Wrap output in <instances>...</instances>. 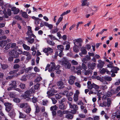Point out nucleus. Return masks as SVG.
Wrapping results in <instances>:
<instances>
[{
    "label": "nucleus",
    "instance_id": "38",
    "mask_svg": "<svg viewBox=\"0 0 120 120\" xmlns=\"http://www.w3.org/2000/svg\"><path fill=\"white\" fill-rule=\"evenodd\" d=\"M15 113L14 110H11V111L9 113V115L11 117L15 115Z\"/></svg>",
    "mask_w": 120,
    "mask_h": 120
},
{
    "label": "nucleus",
    "instance_id": "54",
    "mask_svg": "<svg viewBox=\"0 0 120 120\" xmlns=\"http://www.w3.org/2000/svg\"><path fill=\"white\" fill-rule=\"evenodd\" d=\"M62 97L61 95H59V94H56L55 95V97L56 99L58 100L60 99Z\"/></svg>",
    "mask_w": 120,
    "mask_h": 120
},
{
    "label": "nucleus",
    "instance_id": "5",
    "mask_svg": "<svg viewBox=\"0 0 120 120\" xmlns=\"http://www.w3.org/2000/svg\"><path fill=\"white\" fill-rule=\"evenodd\" d=\"M62 64L65 66L66 68L69 69L71 66L70 63L66 59H65L62 61Z\"/></svg>",
    "mask_w": 120,
    "mask_h": 120
},
{
    "label": "nucleus",
    "instance_id": "9",
    "mask_svg": "<svg viewBox=\"0 0 120 120\" xmlns=\"http://www.w3.org/2000/svg\"><path fill=\"white\" fill-rule=\"evenodd\" d=\"M96 65V64L95 63H91L89 62L88 64V67L90 69L93 70L94 68Z\"/></svg>",
    "mask_w": 120,
    "mask_h": 120
},
{
    "label": "nucleus",
    "instance_id": "51",
    "mask_svg": "<svg viewBox=\"0 0 120 120\" xmlns=\"http://www.w3.org/2000/svg\"><path fill=\"white\" fill-rule=\"evenodd\" d=\"M40 111V109L39 107L37 106L36 107V111L35 112V113L36 114V113L39 112Z\"/></svg>",
    "mask_w": 120,
    "mask_h": 120
},
{
    "label": "nucleus",
    "instance_id": "46",
    "mask_svg": "<svg viewBox=\"0 0 120 120\" xmlns=\"http://www.w3.org/2000/svg\"><path fill=\"white\" fill-rule=\"evenodd\" d=\"M13 100L14 102L17 103H19L20 101V99L18 98H14Z\"/></svg>",
    "mask_w": 120,
    "mask_h": 120
},
{
    "label": "nucleus",
    "instance_id": "47",
    "mask_svg": "<svg viewBox=\"0 0 120 120\" xmlns=\"http://www.w3.org/2000/svg\"><path fill=\"white\" fill-rule=\"evenodd\" d=\"M48 102V101L47 100H43L42 101L43 105H47Z\"/></svg>",
    "mask_w": 120,
    "mask_h": 120
},
{
    "label": "nucleus",
    "instance_id": "2",
    "mask_svg": "<svg viewBox=\"0 0 120 120\" xmlns=\"http://www.w3.org/2000/svg\"><path fill=\"white\" fill-rule=\"evenodd\" d=\"M22 53V51L20 49L15 50H12L11 51V54L15 58H17L19 57V55L21 54Z\"/></svg>",
    "mask_w": 120,
    "mask_h": 120
},
{
    "label": "nucleus",
    "instance_id": "23",
    "mask_svg": "<svg viewBox=\"0 0 120 120\" xmlns=\"http://www.w3.org/2000/svg\"><path fill=\"white\" fill-rule=\"evenodd\" d=\"M87 87L88 88L91 90L93 88V83L92 84L91 82L90 81H88L87 83Z\"/></svg>",
    "mask_w": 120,
    "mask_h": 120
},
{
    "label": "nucleus",
    "instance_id": "52",
    "mask_svg": "<svg viewBox=\"0 0 120 120\" xmlns=\"http://www.w3.org/2000/svg\"><path fill=\"white\" fill-rule=\"evenodd\" d=\"M99 87L101 89H102L103 90H105V89H106L107 88V87L106 86H103L101 85Z\"/></svg>",
    "mask_w": 120,
    "mask_h": 120
},
{
    "label": "nucleus",
    "instance_id": "64",
    "mask_svg": "<svg viewBox=\"0 0 120 120\" xmlns=\"http://www.w3.org/2000/svg\"><path fill=\"white\" fill-rule=\"evenodd\" d=\"M112 95V93L110 91H108L106 94L107 96L108 97H110Z\"/></svg>",
    "mask_w": 120,
    "mask_h": 120
},
{
    "label": "nucleus",
    "instance_id": "37",
    "mask_svg": "<svg viewBox=\"0 0 120 120\" xmlns=\"http://www.w3.org/2000/svg\"><path fill=\"white\" fill-rule=\"evenodd\" d=\"M59 29L56 27L54 29H52L51 31V33L52 34H55L57 33Z\"/></svg>",
    "mask_w": 120,
    "mask_h": 120
},
{
    "label": "nucleus",
    "instance_id": "55",
    "mask_svg": "<svg viewBox=\"0 0 120 120\" xmlns=\"http://www.w3.org/2000/svg\"><path fill=\"white\" fill-rule=\"evenodd\" d=\"M66 100V98H63L62 99H60L59 100V102L60 104L63 103L64 104V102Z\"/></svg>",
    "mask_w": 120,
    "mask_h": 120
},
{
    "label": "nucleus",
    "instance_id": "25",
    "mask_svg": "<svg viewBox=\"0 0 120 120\" xmlns=\"http://www.w3.org/2000/svg\"><path fill=\"white\" fill-rule=\"evenodd\" d=\"M22 46L24 49L25 50H29L30 49V48L29 46H27L24 43L23 44H22Z\"/></svg>",
    "mask_w": 120,
    "mask_h": 120
},
{
    "label": "nucleus",
    "instance_id": "17",
    "mask_svg": "<svg viewBox=\"0 0 120 120\" xmlns=\"http://www.w3.org/2000/svg\"><path fill=\"white\" fill-rule=\"evenodd\" d=\"M58 107L60 109L62 110L65 109L66 108V106H65L64 104L62 103L60 104L59 103Z\"/></svg>",
    "mask_w": 120,
    "mask_h": 120
},
{
    "label": "nucleus",
    "instance_id": "63",
    "mask_svg": "<svg viewBox=\"0 0 120 120\" xmlns=\"http://www.w3.org/2000/svg\"><path fill=\"white\" fill-rule=\"evenodd\" d=\"M96 78L97 79L99 80L101 82H102L103 80V79L102 78L99 76H97Z\"/></svg>",
    "mask_w": 120,
    "mask_h": 120
},
{
    "label": "nucleus",
    "instance_id": "61",
    "mask_svg": "<svg viewBox=\"0 0 120 120\" xmlns=\"http://www.w3.org/2000/svg\"><path fill=\"white\" fill-rule=\"evenodd\" d=\"M7 14L8 13V15L9 16H11V12L10 9L9 8L7 10Z\"/></svg>",
    "mask_w": 120,
    "mask_h": 120
},
{
    "label": "nucleus",
    "instance_id": "28",
    "mask_svg": "<svg viewBox=\"0 0 120 120\" xmlns=\"http://www.w3.org/2000/svg\"><path fill=\"white\" fill-rule=\"evenodd\" d=\"M23 110L25 112H26L27 113H30V112L31 111V109L30 107L27 108L26 109H23Z\"/></svg>",
    "mask_w": 120,
    "mask_h": 120
},
{
    "label": "nucleus",
    "instance_id": "57",
    "mask_svg": "<svg viewBox=\"0 0 120 120\" xmlns=\"http://www.w3.org/2000/svg\"><path fill=\"white\" fill-rule=\"evenodd\" d=\"M40 20V19L37 18V19L35 20V24L37 25L39 24V22Z\"/></svg>",
    "mask_w": 120,
    "mask_h": 120
},
{
    "label": "nucleus",
    "instance_id": "44",
    "mask_svg": "<svg viewBox=\"0 0 120 120\" xmlns=\"http://www.w3.org/2000/svg\"><path fill=\"white\" fill-rule=\"evenodd\" d=\"M20 86L22 89H25L26 88L25 84L23 83H21Z\"/></svg>",
    "mask_w": 120,
    "mask_h": 120
},
{
    "label": "nucleus",
    "instance_id": "42",
    "mask_svg": "<svg viewBox=\"0 0 120 120\" xmlns=\"http://www.w3.org/2000/svg\"><path fill=\"white\" fill-rule=\"evenodd\" d=\"M32 102L34 103H35L37 102L38 100L37 98H35L34 96L32 98Z\"/></svg>",
    "mask_w": 120,
    "mask_h": 120
},
{
    "label": "nucleus",
    "instance_id": "21",
    "mask_svg": "<svg viewBox=\"0 0 120 120\" xmlns=\"http://www.w3.org/2000/svg\"><path fill=\"white\" fill-rule=\"evenodd\" d=\"M12 83L9 85L10 86H12L13 88H15L17 87L16 82L15 81H12Z\"/></svg>",
    "mask_w": 120,
    "mask_h": 120
},
{
    "label": "nucleus",
    "instance_id": "7",
    "mask_svg": "<svg viewBox=\"0 0 120 120\" xmlns=\"http://www.w3.org/2000/svg\"><path fill=\"white\" fill-rule=\"evenodd\" d=\"M75 77L73 76H70L69 77V79L68 80V83L69 84L72 85L75 82Z\"/></svg>",
    "mask_w": 120,
    "mask_h": 120
},
{
    "label": "nucleus",
    "instance_id": "11",
    "mask_svg": "<svg viewBox=\"0 0 120 120\" xmlns=\"http://www.w3.org/2000/svg\"><path fill=\"white\" fill-rule=\"evenodd\" d=\"M99 64H98V67L99 68H102L104 66L105 64V62L102 61L101 60H98Z\"/></svg>",
    "mask_w": 120,
    "mask_h": 120
},
{
    "label": "nucleus",
    "instance_id": "1",
    "mask_svg": "<svg viewBox=\"0 0 120 120\" xmlns=\"http://www.w3.org/2000/svg\"><path fill=\"white\" fill-rule=\"evenodd\" d=\"M68 103L69 104L70 108H71L73 109V110H72L70 112L68 111H65L64 114H68L69 112L73 114H75L77 112V110L78 109V107L75 104H72L71 102H68Z\"/></svg>",
    "mask_w": 120,
    "mask_h": 120
},
{
    "label": "nucleus",
    "instance_id": "27",
    "mask_svg": "<svg viewBox=\"0 0 120 120\" xmlns=\"http://www.w3.org/2000/svg\"><path fill=\"white\" fill-rule=\"evenodd\" d=\"M119 70V68H115V69H112L111 70V72L112 73H117V71Z\"/></svg>",
    "mask_w": 120,
    "mask_h": 120
},
{
    "label": "nucleus",
    "instance_id": "45",
    "mask_svg": "<svg viewBox=\"0 0 120 120\" xmlns=\"http://www.w3.org/2000/svg\"><path fill=\"white\" fill-rule=\"evenodd\" d=\"M42 79L41 77H38L35 80V81L37 82H38Z\"/></svg>",
    "mask_w": 120,
    "mask_h": 120
},
{
    "label": "nucleus",
    "instance_id": "13",
    "mask_svg": "<svg viewBox=\"0 0 120 120\" xmlns=\"http://www.w3.org/2000/svg\"><path fill=\"white\" fill-rule=\"evenodd\" d=\"M51 66L50 68L49 69V72H51L52 71H54L55 69V64L54 62H52L51 63Z\"/></svg>",
    "mask_w": 120,
    "mask_h": 120
},
{
    "label": "nucleus",
    "instance_id": "20",
    "mask_svg": "<svg viewBox=\"0 0 120 120\" xmlns=\"http://www.w3.org/2000/svg\"><path fill=\"white\" fill-rule=\"evenodd\" d=\"M35 90L34 88H32L30 90H28L25 92V94H30L32 93H34Z\"/></svg>",
    "mask_w": 120,
    "mask_h": 120
},
{
    "label": "nucleus",
    "instance_id": "3",
    "mask_svg": "<svg viewBox=\"0 0 120 120\" xmlns=\"http://www.w3.org/2000/svg\"><path fill=\"white\" fill-rule=\"evenodd\" d=\"M57 48L56 51L59 52L58 56L61 57L63 55V51L64 49V46L61 45H58L57 46Z\"/></svg>",
    "mask_w": 120,
    "mask_h": 120
},
{
    "label": "nucleus",
    "instance_id": "34",
    "mask_svg": "<svg viewBox=\"0 0 120 120\" xmlns=\"http://www.w3.org/2000/svg\"><path fill=\"white\" fill-rule=\"evenodd\" d=\"M104 79L105 81H110L112 79L110 77L105 76L104 78Z\"/></svg>",
    "mask_w": 120,
    "mask_h": 120
},
{
    "label": "nucleus",
    "instance_id": "35",
    "mask_svg": "<svg viewBox=\"0 0 120 120\" xmlns=\"http://www.w3.org/2000/svg\"><path fill=\"white\" fill-rule=\"evenodd\" d=\"M48 36L50 38V39L52 40H57V39L52 34L49 35Z\"/></svg>",
    "mask_w": 120,
    "mask_h": 120
},
{
    "label": "nucleus",
    "instance_id": "41",
    "mask_svg": "<svg viewBox=\"0 0 120 120\" xmlns=\"http://www.w3.org/2000/svg\"><path fill=\"white\" fill-rule=\"evenodd\" d=\"M78 99V96L76 94H74V100L76 102Z\"/></svg>",
    "mask_w": 120,
    "mask_h": 120
},
{
    "label": "nucleus",
    "instance_id": "24",
    "mask_svg": "<svg viewBox=\"0 0 120 120\" xmlns=\"http://www.w3.org/2000/svg\"><path fill=\"white\" fill-rule=\"evenodd\" d=\"M58 107L56 106V105H55L51 107L50 108V111H56L58 109Z\"/></svg>",
    "mask_w": 120,
    "mask_h": 120
},
{
    "label": "nucleus",
    "instance_id": "43",
    "mask_svg": "<svg viewBox=\"0 0 120 120\" xmlns=\"http://www.w3.org/2000/svg\"><path fill=\"white\" fill-rule=\"evenodd\" d=\"M20 115L19 116V118H24L25 117V115L19 111Z\"/></svg>",
    "mask_w": 120,
    "mask_h": 120
},
{
    "label": "nucleus",
    "instance_id": "60",
    "mask_svg": "<svg viewBox=\"0 0 120 120\" xmlns=\"http://www.w3.org/2000/svg\"><path fill=\"white\" fill-rule=\"evenodd\" d=\"M20 67L19 65L18 64H15L13 66V68L15 69H16L19 68Z\"/></svg>",
    "mask_w": 120,
    "mask_h": 120
},
{
    "label": "nucleus",
    "instance_id": "12",
    "mask_svg": "<svg viewBox=\"0 0 120 120\" xmlns=\"http://www.w3.org/2000/svg\"><path fill=\"white\" fill-rule=\"evenodd\" d=\"M31 96V95L29 94H25L22 96L24 99H26L27 101H29L30 99V97Z\"/></svg>",
    "mask_w": 120,
    "mask_h": 120
},
{
    "label": "nucleus",
    "instance_id": "31",
    "mask_svg": "<svg viewBox=\"0 0 120 120\" xmlns=\"http://www.w3.org/2000/svg\"><path fill=\"white\" fill-rule=\"evenodd\" d=\"M88 0H82L81 6L82 7L86 5Z\"/></svg>",
    "mask_w": 120,
    "mask_h": 120
},
{
    "label": "nucleus",
    "instance_id": "50",
    "mask_svg": "<svg viewBox=\"0 0 120 120\" xmlns=\"http://www.w3.org/2000/svg\"><path fill=\"white\" fill-rule=\"evenodd\" d=\"M10 47H11V44L10 43H9L5 47V49L6 50H8Z\"/></svg>",
    "mask_w": 120,
    "mask_h": 120
},
{
    "label": "nucleus",
    "instance_id": "39",
    "mask_svg": "<svg viewBox=\"0 0 120 120\" xmlns=\"http://www.w3.org/2000/svg\"><path fill=\"white\" fill-rule=\"evenodd\" d=\"M12 109V107L11 106H8L6 107L5 110L7 112H9Z\"/></svg>",
    "mask_w": 120,
    "mask_h": 120
},
{
    "label": "nucleus",
    "instance_id": "32",
    "mask_svg": "<svg viewBox=\"0 0 120 120\" xmlns=\"http://www.w3.org/2000/svg\"><path fill=\"white\" fill-rule=\"evenodd\" d=\"M64 92L67 94L66 95L67 97H70L73 94V92H71L69 94H68V91H65Z\"/></svg>",
    "mask_w": 120,
    "mask_h": 120
},
{
    "label": "nucleus",
    "instance_id": "40",
    "mask_svg": "<svg viewBox=\"0 0 120 120\" xmlns=\"http://www.w3.org/2000/svg\"><path fill=\"white\" fill-rule=\"evenodd\" d=\"M18 70H14L13 71H11L9 73L10 75H13L16 73L18 71Z\"/></svg>",
    "mask_w": 120,
    "mask_h": 120
},
{
    "label": "nucleus",
    "instance_id": "4",
    "mask_svg": "<svg viewBox=\"0 0 120 120\" xmlns=\"http://www.w3.org/2000/svg\"><path fill=\"white\" fill-rule=\"evenodd\" d=\"M107 100V102L106 101H104L102 103H101L99 106L102 107H105L107 106L108 107H109L110 105L111 99L109 98H108Z\"/></svg>",
    "mask_w": 120,
    "mask_h": 120
},
{
    "label": "nucleus",
    "instance_id": "18",
    "mask_svg": "<svg viewBox=\"0 0 120 120\" xmlns=\"http://www.w3.org/2000/svg\"><path fill=\"white\" fill-rule=\"evenodd\" d=\"M19 106L21 108H26L28 106V105L27 103L25 102L19 104Z\"/></svg>",
    "mask_w": 120,
    "mask_h": 120
},
{
    "label": "nucleus",
    "instance_id": "6",
    "mask_svg": "<svg viewBox=\"0 0 120 120\" xmlns=\"http://www.w3.org/2000/svg\"><path fill=\"white\" fill-rule=\"evenodd\" d=\"M43 51L44 52L47 53L46 55L47 56H48L49 54H52L53 52V49L49 47L45 48L44 49H43Z\"/></svg>",
    "mask_w": 120,
    "mask_h": 120
},
{
    "label": "nucleus",
    "instance_id": "62",
    "mask_svg": "<svg viewBox=\"0 0 120 120\" xmlns=\"http://www.w3.org/2000/svg\"><path fill=\"white\" fill-rule=\"evenodd\" d=\"M93 88L95 89H98L99 87L98 86L94 83H93Z\"/></svg>",
    "mask_w": 120,
    "mask_h": 120
},
{
    "label": "nucleus",
    "instance_id": "56",
    "mask_svg": "<svg viewBox=\"0 0 120 120\" xmlns=\"http://www.w3.org/2000/svg\"><path fill=\"white\" fill-rule=\"evenodd\" d=\"M22 54L23 55H25L27 56L30 54L29 52L26 51H24L22 53Z\"/></svg>",
    "mask_w": 120,
    "mask_h": 120
},
{
    "label": "nucleus",
    "instance_id": "36",
    "mask_svg": "<svg viewBox=\"0 0 120 120\" xmlns=\"http://www.w3.org/2000/svg\"><path fill=\"white\" fill-rule=\"evenodd\" d=\"M65 117L68 119H71L73 118V116L71 114H68Z\"/></svg>",
    "mask_w": 120,
    "mask_h": 120
},
{
    "label": "nucleus",
    "instance_id": "26",
    "mask_svg": "<svg viewBox=\"0 0 120 120\" xmlns=\"http://www.w3.org/2000/svg\"><path fill=\"white\" fill-rule=\"evenodd\" d=\"M47 93L48 95L47 96L49 98H50V97L51 96L55 95L54 93H52L51 91L49 90L47 92Z\"/></svg>",
    "mask_w": 120,
    "mask_h": 120
},
{
    "label": "nucleus",
    "instance_id": "16",
    "mask_svg": "<svg viewBox=\"0 0 120 120\" xmlns=\"http://www.w3.org/2000/svg\"><path fill=\"white\" fill-rule=\"evenodd\" d=\"M7 43L6 40H1L0 41V46L1 47H3L6 45Z\"/></svg>",
    "mask_w": 120,
    "mask_h": 120
},
{
    "label": "nucleus",
    "instance_id": "33",
    "mask_svg": "<svg viewBox=\"0 0 120 120\" xmlns=\"http://www.w3.org/2000/svg\"><path fill=\"white\" fill-rule=\"evenodd\" d=\"M47 42L49 44L52 46H53L55 44L53 41H50V40H47Z\"/></svg>",
    "mask_w": 120,
    "mask_h": 120
},
{
    "label": "nucleus",
    "instance_id": "8",
    "mask_svg": "<svg viewBox=\"0 0 120 120\" xmlns=\"http://www.w3.org/2000/svg\"><path fill=\"white\" fill-rule=\"evenodd\" d=\"M80 51L81 52L79 53V55L81 56H82L83 54L85 55L86 54L87 52L85 47H81Z\"/></svg>",
    "mask_w": 120,
    "mask_h": 120
},
{
    "label": "nucleus",
    "instance_id": "22",
    "mask_svg": "<svg viewBox=\"0 0 120 120\" xmlns=\"http://www.w3.org/2000/svg\"><path fill=\"white\" fill-rule=\"evenodd\" d=\"M64 113L62 112L61 110H58L57 112V116L60 117L63 116Z\"/></svg>",
    "mask_w": 120,
    "mask_h": 120
},
{
    "label": "nucleus",
    "instance_id": "15",
    "mask_svg": "<svg viewBox=\"0 0 120 120\" xmlns=\"http://www.w3.org/2000/svg\"><path fill=\"white\" fill-rule=\"evenodd\" d=\"M92 71L91 70H84L82 71V73L85 75H88L89 74H91Z\"/></svg>",
    "mask_w": 120,
    "mask_h": 120
},
{
    "label": "nucleus",
    "instance_id": "14",
    "mask_svg": "<svg viewBox=\"0 0 120 120\" xmlns=\"http://www.w3.org/2000/svg\"><path fill=\"white\" fill-rule=\"evenodd\" d=\"M57 84L59 87V89H62L64 87V84L62 81H58V82Z\"/></svg>",
    "mask_w": 120,
    "mask_h": 120
},
{
    "label": "nucleus",
    "instance_id": "48",
    "mask_svg": "<svg viewBox=\"0 0 120 120\" xmlns=\"http://www.w3.org/2000/svg\"><path fill=\"white\" fill-rule=\"evenodd\" d=\"M40 84H37L34 85V89L35 90H38L39 89V86Z\"/></svg>",
    "mask_w": 120,
    "mask_h": 120
},
{
    "label": "nucleus",
    "instance_id": "58",
    "mask_svg": "<svg viewBox=\"0 0 120 120\" xmlns=\"http://www.w3.org/2000/svg\"><path fill=\"white\" fill-rule=\"evenodd\" d=\"M85 49L86 48L87 49L89 50L91 49V46L90 45L87 44L85 46Z\"/></svg>",
    "mask_w": 120,
    "mask_h": 120
},
{
    "label": "nucleus",
    "instance_id": "30",
    "mask_svg": "<svg viewBox=\"0 0 120 120\" xmlns=\"http://www.w3.org/2000/svg\"><path fill=\"white\" fill-rule=\"evenodd\" d=\"M2 70H5L8 67V65L6 64H1Z\"/></svg>",
    "mask_w": 120,
    "mask_h": 120
},
{
    "label": "nucleus",
    "instance_id": "10",
    "mask_svg": "<svg viewBox=\"0 0 120 120\" xmlns=\"http://www.w3.org/2000/svg\"><path fill=\"white\" fill-rule=\"evenodd\" d=\"M82 42V39L81 38L77 39L76 40L75 42V44H77L78 47H80L81 46V43Z\"/></svg>",
    "mask_w": 120,
    "mask_h": 120
},
{
    "label": "nucleus",
    "instance_id": "19",
    "mask_svg": "<svg viewBox=\"0 0 120 120\" xmlns=\"http://www.w3.org/2000/svg\"><path fill=\"white\" fill-rule=\"evenodd\" d=\"M74 45L73 47L74 51L76 52H79V50L78 48V45H77L75 44V42H74Z\"/></svg>",
    "mask_w": 120,
    "mask_h": 120
},
{
    "label": "nucleus",
    "instance_id": "49",
    "mask_svg": "<svg viewBox=\"0 0 120 120\" xmlns=\"http://www.w3.org/2000/svg\"><path fill=\"white\" fill-rule=\"evenodd\" d=\"M106 69L103 68L102 69H100L99 70V72L101 74H104L106 72Z\"/></svg>",
    "mask_w": 120,
    "mask_h": 120
},
{
    "label": "nucleus",
    "instance_id": "29",
    "mask_svg": "<svg viewBox=\"0 0 120 120\" xmlns=\"http://www.w3.org/2000/svg\"><path fill=\"white\" fill-rule=\"evenodd\" d=\"M22 16L25 19H27L28 18V15L25 12H22Z\"/></svg>",
    "mask_w": 120,
    "mask_h": 120
},
{
    "label": "nucleus",
    "instance_id": "53",
    "mask_svg": "<svg viewBox=\"0 0 120 120\" xmlns=\"http://www.w3.org/2000/svg\"><path fill=\"white\" fill-rule=\"evenodd\" d=\"M10 97L12 98H15L16 96V94L13 92H11L10 95Z\"/></svg>",
    "mask_w": 120,
    "mask_h": 120
},
{
    "label": "nucleus",
    "instance_id": "59",
    "mask_svg": "<svg viewBox=\"0 0 120 120\" xmlns=\"http://www.w3.org/2000/svg\"><path fill=\"white\" fill-rule=\"evenodd\" d=\"M15 19L19 20H22V19L18 15L16 16L15 17Z\"/></svg>",
    "mask_w": 120,
    "mask_h": 120
}]
</instances>
